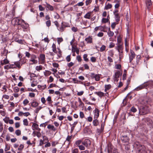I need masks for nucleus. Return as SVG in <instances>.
Returning <instances> with one entry per match:
<instances>
[{
  "label": "nucleus",
  "instance_id": "obj_1",
  "mask_svg": "<svg viewBox=\"0 0 153 153\" xmlns=\"http://www.w3.org/2000/svg\"><path fill=\"white\" fill-rule=\"evenodd\" d=\"M134 146L139 153H146L145 147L138 142L134 143Z\"/></svg>",
  "mask_w": 153,
  "mask_h": 153
},
{
  "label": "nucleus",
  "instance_id": "obj_2",
  "mask_svg": "<svg viewBox=\"0 0 153 153\" xmlns=\"http://www.w3.org/2000/svg\"><path fill=\"white\" fill-rule=\"evenodd\" d=\"M121 140L123 143L127 144L129 142V139L127 136H123L121 138Z\"/></svg>",
  "mask_w": 153,
  "mask_h": 153
},
{
  "label": "nucleus",
  "instance_id": "obj_3",
  "mask_svg": "<svg viewBox=\"0 0 153 153\" xmlns=\"http://www.w3.org/2000/svg\"><path fill=\"white\" fill-rule=\"evenodd\" d=\"M82 143L86 147H88L91 144V142L88 139H86L84 141L82 142Z\"/></svg>",
  "mask_w": 153,
  "mask_h": 153
},
{
  "label": "nucleus",
  "instance_id": "obj_4",
  "mask_svg": "<svg viewBox=\"0 0 153 153\" xmlns=\"http://www.w3.org/2000/svg\"><path fill=\"white\" fill-rule=\"evenodd\" d=\"M32 129L33 130H37L38 131H40V129L39 128V126L38 124L33 123L32 126Z\"/></svg>",
  "mask_w": 153,
  "mask_h": 153
},
{
  "label": "nucleus",
  "instance_id": "obj_5",
  "mask_svg": "<svg viewBox=\"0 0 153 153\" xmlns=\"http://www.w3.org/2000/svg\"><path fill=\"white\" fill-rule=\"evenodd\" d=\"M130 55L129 56L130 62H131L135 56V54L132 50H130Z\"/></svg>",
  "mask_w": 153,
  "mask_h": 153
},
{
  "label": "nucleus",
  "instance_id": "obj_6",
  "mask_svg": "<svg viewBox=\"0 0 153 153\" xmlns=\"http://www.w3.org/2000/svg\"><path fill=\"white\" fill-rule=\"evenodd\" d=\"M117 12L118 10H117L115 11L114 13V14L115 16L116 21L117 22L119 21L120 20V16L119 14L117 13Z\"/></svg>",
  "mask_w": 153,
  "mask_h": 153
},
{
  "label": "nucleus",
  "instance_id": "obj_7",
  "mask_svg": "<svg viewBox=\"0 0 153 153\" xmlns=\"http://www.w3.org/2000/svg\"><path fill=\"white\" fill-rule=\"evenodd\" d=\"M37 57L35 55H33L32 56L31 59L30 61L33 62V64H36L38 62L37 60H35V59H36Z\"/></svg>",
  "mask_w": 153,
  "mask_h": 153
},
{
  "label": "nucleus",
  "instance_id": "obj_8",
  "mask_svg": "<svg viewBox=\"0 0 153 153\" xmlns=\"http://www.w3.org/2000/svg\"><path fill=\"white\" fill-rule=\"evenodd\" d=\"M72 51L73 52H76L77 54H79V49L76 46H72Z\"/></svg>",
  "mask_w": 153,
  "mask_h": 153
},
{
  "label": "nucleus",
  "instance_id": "obj_9",
  "mask_svg": "<svg viewBox=\"0 0 153 153\" xmlns=\"http://www.w3.org/2000/svg\"><path fill=\"white\" fill-rule=\"evenodd\" d=\"M33 134L34 136H36L38 137H41V134L40 132V131H34L33 133Z\"/></svg>",
  "mask_w": 153,
  "mask_h": 153
},
{
  "label": "nucleus",
  "instance_id": "obj_10",
  "mask_svg": "<svg viewBox=\"0 0 153 153\" xmlns=\"http://www.w3.org/2000/svg\"><path fill=\"white\" fill-rule=\"evenodd\" d=\"M146 107H142L141 109H140L139 112L140 113H142L143 114H146L147 112L146 111Z\"/></svg>",
  "mask_w": 153,
  "mask_h": 153
},
{
  "label": "nucleus",
  "instance_id": "obj_11",
  "mask_svg": "<svg viewBox=\"0 0 153 153\" xmlns=\"http://www.w3.org/2000/svg\"><path fill=\"white\" fill-rule=\"evenodd\" d=\"M99 110L98 109H96L94 113V118L97 119L99 116Z\"/></svg>",
  "mask_w": 153,
  "mask_h": 153
},
{
  "label": "nucleus",
  "instance_id": "obj_12",
  "mask_svg": "<svg viewBox=\"0 0 153 153\" xmlns=\"http://www.w3.org/2000/svg\"><path fill=\"white\" fill-rule=\"evenodd\" d=\"M40 59L42 62H44L45 60V56L44 54H41L40 56Z\"/></svg>",
  "mask_w": 153,
  "mask_h": 153
},
{
  "label": "nucleus",
  "instance_id": "obj_13",
  "mask_svg": "<svg viewBox=\"0 0 153 153\" xmlns=\"http://www.w3.org/2000/svg\"><path fill=\"white\" fill-rule=\"evenodd\" d=\"M117 50L119 53H123L122 47L121 44H119L117 46Z\"/></svg>",
  "mask_w": 153,
  "mask_h": 153
},
{
  "label": "nucleus",
  "instance_id": "obj_14",
  "mask_svg": "<svg viewBox=\"0 0 153 153\" xmlns=\"http://www.w3.org/2000/svg\"><path fill=\"white\" fill-rule=\"evenodd\" d=\"M85 40L87 42V43H91L92 42V38L89 36L88 37L86 38L85 39Z\"/></svg>",
  "mask_w": 153,
  "mask_h": 153
},
{
  "label": "nucleus",
  "instance_id": "obj_15",
  "mask_svg": "<svg viewBox=\"0 0 153 153\" xmlns=\"http://www.w3.org/2000/svg\"><path fill=\"white\" fill-rule=\"evenodd\" d=\"M148 86V85L147 84H145L144 85H142L139 87H138L137 88L136 90H139L144 88L145 87H146Z\"/></svg>",
  "mask_w": 153,
  "mask_h": 153
},
{
  "label": "nucleus",
  "instance_id": "obj_16",
  "mask_svg": "<svg viewBox=\"0 0 153 153\" xmlns=\"http://www.w3.org/2000/svg\"><path fill=\"white\" fill-rule=\"evenodd\" d=\"M93 121V123L94 126H97L99 125V121L97 119H95Z\"/></svg>",
  "mask_w": 153,
  "mask_h": 153
},
{
  "label": "nucleus",
  "instance_id": "obj_17",
  "mask_svg": "<svg viewBox=\"0 0 153 153\" xmlns=\"http://www.w3.org/2000/svg\"><path fill=\"white\" fill-rule=\"evenodd\" d=\"M52 51H53L55 53H57V51L56 50V46L55 44H53L52 46Z\"/></svg>",
  "mask_w": 153,
  "mask_h": 153
},
{
  "label": "nucleus",
  "instance_id": "obj_18",
  "mask_svg": "<svg viewBox=\"0 0 153 153\" xmlns=\"http://www.w3.org/2000/svg\"><path fill=\"white\" fill-rule=\"evenodd\" d=\"M47 128L48 129H51L52 130H53L54 131H55L56 130V128H55L54 126L53 125H49L47 127Z\"/></svg>",
  "mask_w": 153,
  "mask_h": 153
},
{
  "label": "nucleus",
  "instance_id": "obj_19",
  "mask_svg": "<svg viewBox=\"0 0 153 153\" xmlns=\"http://www.w3.org/2000/svg\"><path fill=\"white\" fill-rule=\"evenodd\" d=\"M108 34L109 36L112 37L114 35V33L112 31H111L110 30V28H109L108 32Z\"/></svg>",
  "mask_w": 153,
  "mask_h": 153
},
{
  "label": "nucleus",
  "instance_id": "obj_20",
  "mask_svg": "<svg viewBox=\"0 0 153 153\" xmlns=\"http://www.w3.org/2000/svg\"><path fill=\"white\" fill-rule=\"evenodd\" d=\"M39 103L38 102L33 101L31 103V105L33 107H37Z\"/></svg>",
  "mask_w": 153,
  "mask_h": 153
},
{
  "label": "nucleus",
  "instance_id": "obj_21",
  "mask_svg": "<svg viewBox=\"0 0 153 153\" xmlns=\"http://www.w3.org/2000/svg\"><path fill=\"white\" fill-rule=\"evenodd\" d=\"M146 4L147 8H148V6H150L152 5V3L151 0H147Z\"/></svg>",
  "mask_w": 153,
  "mask_h": 153
},
{
  "label": "nucleus",
  "instance_id": "obj_22",
  "mask_svg": "<svg viewBox=\"0 0 153 153\" xmlns=\"http://www.w3.org/2000/svg\"><path fill=\"white\" fill-rule=\"evenodd\" d=\"M91 12H88L84 16V17L85 18L89 19L91 16Z\"/></svg>",
  "mask_w": 153,
  "mask_h": 153
},
{
  "label": "nucleus",
  "instance_id": "obj_23",
  "mask_svg": "<svg viewBox=\"0 0 153 153\" xmlns=\"http://www.w3.org/2000/svg\"><path fill=\"white\" fill-rule=\"evenodd\" d=\"M105 91H106L107 90L109 89L111 87V85H105Z\"/></svg>",
  "mask_w": 153,
  "mask_h": 153
},
{
  "label": "nucleus",
  "instance_id": "obj_24",
  "mask_svg": "<svg viewBox=\"0 0 153 153\" xmlns=\"http://www.w3.org/2000/svg\"><path fill=\"white\" fill-rule=\"evenodd\" d=\"M46 7L49 10H51L52 11L53 10V7L49 4H47Z\"/></svg>",
  "mask_w": 153,
  "mask_h": 153
},
{
  "label": "nucleus",
  "instance_id": "obj_25",
  "mask_svg": "<svg viewBox=\"0 0 153 153\" xmlns=\"http://www.w3.org/2000/svg\"><path fill=\"white\" fill-rule=\"evenodd\" d=\"M42 65H40L39 66H37L36 67V69L37 71L42 70Z\"/></svg>",
  "mask_w": 153,
  "mask_h": 153
},
{
  "label": "nucleus",
  "instance_id": "obj_26",
  "mask_svg": "<svg viewBox=\"0 0 153 153\" xmlns=\"http://www.w3.org/2000/svg\"><path fill=\"white\" fill-rule=\"evenodd\" d=\"M120 74V72L119 71H117V72H116L115 74L114 77H115L116 78H118L119 77V76Z\"/></svg>",
  "mask_w": 153,
  "mask_h": 153
},
{
  "label": "nucleus",
  "instance_id": "obj_27",
  "mask_svg": "<svg viewBox=\"0 0 153 153\" xmlns=\"http://www.w3.org/2000/svg\"><path fill=\"white\" fill-rule=\"evenodd\" d=\"M17 20H18V22H17L16 23V24H18V25H20L19 23V22H20V21H22L23 22H24V21L22 20H19V19H16V18H14L13 19V21H17Z\"/></svg>",
  "mask_w": 153,
  "mask_h": 153
},
{
  "label": "nucleus",
  "instance_id": "obj_28",
  "mask_svg": "<svg viewBox=\"0 0 153 153\" xmlns=\"http://www.w3.org/2000/svg\"><path fill=\"white\" fill-rule=\"evenodd\" d=\"M15 134L17 136H19L21 134V131L19 130H17L16 131Z\"/></svg>",
  "mask_w": 153,
  "mask_h": 153
},
{
  "label": "nucleus",
  "instance_id": "obj_29",
  "mask_svg": "<svg viewBox=\"0 0 153 153\" xmlns=\"http://www.w3.org/2000/svg\"><path fill=\"white\" fill-rule=\"evenodd\" d=\"M24 125L25 126H27L28 124V122L27 119H25L23 120Z\"/></svg>",
  "mask_w": 153,
  "mask_h": 153
},
{
  "label": "nucleus",
  "instance_id": "obj_30",
  "mask_svg": "<svg viewBox=\"0 0 153 153\" xmlns=\"http://www.w3.org/2000/svg\"><path fill=\"white\" fill-rule=\"evenodd\" d=\"M63 41V39L62 38H58L57 39V41L58 43L59 44L60 43Z\"/></svg>",
  "mask_w": 153,
  "mask_h": 153
},
{
  "label": "nucleus",
  "instance_id": "obj_31",
  "mask_svg": "<svg viewBox=\"0 0 153 153\" xmlns=\"http://www.w3.org/2000/svg\"><path fill=\"white\" fill-rule=\"evenodd\" d=\"M24 147V146L23 144H21L20 145L19 148H18V150L20 151H22Z\"/></svg>",
  "mask_w": 153,
  "mask_h": 153
},
{
  "label": "nucleus",
  "instance_id": "obj_32",
  "mask_svg": "<svg viewBox=\"0 0 153 153\" xmlns=\"http://www.w3.org/2000/svg\"><path fill=\"white\" fill-rule=\"evenodd\" d=\"M46 24L48 27H50L51 25V22L50 20H48L46 22Z\"/></svg>",
  "mask_w": 153,
  "mask_h": 153
},
{
  "label": "nucleus",
  "instance_id": "obj_33",
  "mask_svg": "<svg viewBox=\"0 0 153 153\" xmlns=\"http://www.w3.org/2000/svg\"><path fill=\"white\" fill-rule=\"evenodd\" d=\"M106 46L104 45H102V47L100 48V51L102 52L104 51L105 49Z\"/></svg>",
  "mask_w": 153,
  "mask_h": 153
},
{
  "label": "nucleus",
  "instance_id": "obj_34",
  "mask_svg": "<svg viewBox=\"0 0 153 153\" xmlns=\"http://www.w3.org/2000/svg\"><path fill=\"white\" fill-rule=\"evenodd\" d=\"M96 94L99 97H102L104 95V93L101 92L96 93Z\"/></svg>",
  "mask_w": 153,
  "mask_h": 153
},
{
  "label": "nucleus",
  "instance_id": "obj_35",
  "mask_svg": "<svg viewBox=\"0 0 153 153\" xmlns=\"http://www.w3.org/2000/svg\"><path fill=\"white\" fill-rule=\"evenodd\" d=\"M15 64L16 66L19 68H21L20 65V63L19 62H15Z\"/></svg>",
  "mask_w": 153,
  "mask_h": 153
},
{
  "label": "nucleus",
  "instance_id": "obj_36",
  "mask_svg": "<svg viewBox=\"0 0 153 153\" xmlns=\"http://www.w3.org/2000/svg\"><path fill=\"white\" fill-rule=\"evenodd\" d=\"M111 7L112 5L110 4H108L105 7V9L107 10L111 8Z\"/></svg>",
  "mask_w": 153,
  "mask_h": 153
},
{
  "label": "nucleus",
  "instance_id": "obj_37",
  "mask_svg": "<svg viewBox=\"0 0 153 153\" xmlns=\"http://www.w3.org/2000/svg\"><path fill=\"white\" fill-rule=\"evenodd\" d=\"M19 89L17 87H15L13 88V91L15 93L18 92L19 91Z\"/></svg>",
  "mask_w": 153,
  "mask_h": 153
},
{
  "label": "nucleus",
  "instance_id": "obj_38",
  "mask_svg": "<svg viewBox=\"0 0 153 153\" xmlns=\"http://www.w3.org/2000/svg\"><path fill=\"white\" fill-rule=\"evenodd\" d=\"M108 19L106 18H102V22L104 23H106L108 22Z\"/></svg>",
  "mask_w": 153,
  "mask_h": 153
},
{
  "label": "nucleus",
  "instance_id": "obj_39",
  "mask_svg": "<svg viewBox=\"0 0 153 153\" xmlns=\"http://www.w3.org/2000/svg\"><path fill=\"white\" fill-rule=\"evenodd\" d=\"M3 62H4V63L5 64H8L9 63V61L7 59V57L5 59L3 60Z\"/></svg>",
  "mask_w": 153,
  "mask_h": 153
},
{
  "label": "nucleus",
  "instance_id": "obj_40",
  "mask_svg": "<svg viewBox=\"0 0 153 153\" xmlns=\"http://www.w3.org/2000/svg\"><path fill=\"white\" fill-rule=\"evenodd\" d=\"M95 80L96 81H98L100 79V76L99 75L96 74Z\"/></svg>",
  "mask_w": 153,
  "mask_h": 153
},
{
  "label": "nucleus",
  "instance_id": "obj_41",
  "mask_svg": "<svg viewBox=\"0 0 153 153\" xmlns=\"http://www.w3.org/2000/svg\"><path fill=\"white\" fill-rule=\"evenodd\" d=\"M131 111L133 112H135L137 111V109L134 107H132L131 109Z\"/></svg>",
  "mask_w": 153,
  "mask_h": 153
},
{
  "label": "nucleus",
  "instance_id": "obj_42",
  "mask_svg": "<svg viewBox=\"0 0 153 153\" xmlns=\"http://www.w3.org/2000/svg\"><path fill=\"white\" fill-rule=\"evenodd\" d=\"M87 55L85 54L83 55V58L85 61H88V59L87 58Z\"/></svg>",
  "mask_w": 153,
  "mask_h": 153
},
{
  "label": "nucleus",
  "instance_id": "obj_43",
  "mask_svg": "<svg viewBox=\"0 0 153 153\" xmlns=\"http://www.w3.org/2000/svg\"><path fill=\"white\" fill-rule=\"evenodd\" d=\"M78 147L81 150H84L85 149L84 146L82 145H79Z\"/></svg>",
  "mask_w": 153,
  "mask_h": 153
},
{
  "label": "nucleus",
  "instance_id": "obj_44",
  "mask_svg": "<svg viewBox=\"0 0 153 153\" xmlns=\"http://www.w3.org/2000/svg\"><path fill=\"white\" fill-rule=\"evenodd\" d=\"M29 103L28 100L27 99L25 100L23 102V104L25 105H26Z\"/></svg>",
  "mask_w": 153,
  "mask_h": 153
},
{
  "label": "nucleus",
  "instance_id": "obj_45",
  "mask_svg": "<svg viewBox=\"0 0 153 153\" xmlns=\"http://www.w3.org/2000/svg\"><path fill=\"white\" fill-rule=\"evenodd\" d=\"M78 150L77 149H75L72 151V153H78Z\"/></svg>",
  "mask_w": 153,
  "mask_h": 153
},
{
  "label": "nucleus",
  "instance_id": "obj_46",
  "mask_svg": "<svg viewBox=\"0 0 153 153\" xmlns=\"http://www.w3.org/2000/svg\"><path fill=\"white\" fill-rule=\"evenodd\" d=\"M72 135L70 136H68L67 138H66V140L68 141H69L72 138Z\"/></svg>",
  "mask_w": 153,
  "mask_h": 153
},
{
  "label": "nucleus",
  "instance_id": "obj_47",
  "mask_svg": "<svg viewBox=\"0 0 153 153\" xmlns=\"http://www.w3.org/2000/svg\"><path fill=\"white\" fill-rule=\"evenodd\" d=\"M13 65H10V66H8V65H7L6 66H4V68L5 69H8V68L9 67V68H13Z\"/></svg>",
  "mask_w": 153,
  "mask_h": 153
},
{
  "label": "nucleus",
  "instance_id": "obj_48",
  "mask_svg": "<svg viewBox=\"0 0 153 153\" xmlns=\"http://www.w3.org/2000/svg\"><path fill=\"white\" fill-rule=\"evenodd\" d=\"M96 60V58L94 57H92L91 59V60L93 62H95Z\"/></svg>",
  "mask_w": 153,
  "mask_h": 153
},
{
  "label": "nucleus",
  "instance_id": "obj_49",
  "mask_svg": "<svg viewBox=\"0 0 153 153\" xmlns=\"http://www.w3.org/2000/svg\"><path fill=\"white\" fill-rule=\"evenodd\" d=\"M3 98H4L5 99H8L9 98V97L8 95H4L3 96Z\"/></svg>",
  "mask_w": 153,
  "mask_h": 153
},
{
  "label": "nucleus",
  "instance_id": "obj_50",
  "mask_svg": "<svg viewBox=\"0 0 153 153\" xmlns=\"http://www.w3.org/2000/svg\"><path fill=\"white\" fill-rule=\"evenodd\" d=\"M15 127L16 128H18L20 126V124L19 123L16 122L15 123Z\"/></svg>",
  "mask_w": 153,
  "mask_h": 153
},
{
  "label": "nucleus",
  "instance_id": "obj_51",
  "mask_svg": "<svg viewBox=\"0 0 153 153\" xmlns=\"http://www.w3.org/2000/svg\"><path fill=\"white\" fill-rule=\"evenodd\" d=\"M74 65V63L72 62H70L69 63H68V66L69 68L72 66Z\"/></svg>",
  "mask_w": 153,
  "mask_h": 153
},
{
  "label": "nucleus",
  "instance_id": "obj_52",
  "mask_svg": "<svg viewBox=\"0 0 153 153\" xmlns=\"http://www.w3.org/2000/svg\"><path fill=\"white\" fill-rule=\"evenodd\" d=\"M79 114H80V117L81 118H82L84 117V115L83 113V112H80Z\"/></svg>",
  "mask_w": 153,
  "mask_h": 153
},
{
  "label": "nucleus",
  "instance_id": "obj_53",
  "mask_svg": "<svg viewBox=\"0 0 153 153\" xmlns=\"http://www.w3.org/2000/svg\"><path fill=\"white\" fill-rule=\"evenodd\" d=\"M71 29L74 32H76L77 31V29L75 27H72Z\"/></svg>",
  "mask_w": 153,
  "mask_h": 153
},
{
  "label": "nucleus",
  "instance_id": "obj_54",
  "mask_svg": "<svg viewBox=\"0 0 153 153\" xmlns=\"http://www.w3.org/2000/svg\"><path fill=\"white\" fill-rule=\"evenodd\" d=\"M84 3L82 2H80L77 4L76 5L78 6H82L83 5Z\"/></svg>",
  "mask_w": 153,
  "mask_h": 153
},
{
  "label": "nucleus",
  "instance_id": "obj_55",
  "mask_svg": "<svg viewBox=\"0 0 153 153\" xmlns=\"http://www.w3.org/2000/svg\"><path fill=\"white\" fill-rule=\"evenodd\" d=\"M56 86V85L55 84H51L48 87V88H51L53 87H55Z\"/></svg>",
  "mask_w": 153,
  "mask_h": 153
},
{
  "label": "nucleus",
  "instance_id": "obj_56",
  "mask_svg": "<svg viewBox=\"0 0 153 153\" xmlns=\"http://www.w3.org/2000/svg\"><path fill=\"white\" fill-rule=\"evenodd\" d=\"M115 46V44L113 43H111L109 45V47L110 48L114 47Z\"/></svg>",
  "mask_w": 153,
  "mask_h": 153
},
{
  "label": "nucleus",
  "instance_id": "obj_57",
  "mask_svg": "<svg viewBox=\"0 0 153 153\" xmlns=\"http://www.w3.org/2000/svg\"><path fill=\"white\" fill-rule=\"evenodd\" d=\"M116 68L117 69H120L121 68V65L119 64H117L116 65Z\"/></svg>",
  "mask_w": 153,
  "mask_h": 153
},
{
  "label": "nucleus",
  "instance_id": "obj_58",
  "mask_svg": "<svg viewBox=\"0 0 153 153\" xmlns=\"http://www.w3.org/2000/svg\"><path fill=\"white\" fill-rule=\"evenodd\" d=\"M41 101L43 104H44L46 102L45 98L44 97H42L41 99Z\"/></svg>",
  "mask_w": 153,
  "mask_h": 153
},
{
  "label": "nucleus",
  "instance_id": "obj_59",
  "mask_svg": "<svg viewBox=\"0 0 153 153\" xmlns=\"http://www.w3.org/2000/svg\"><path fill=\"white\" fill-rule=\"evenodd\" d=\"M83 91H81L79 92H78L77 93V95L78 96H81L83 94Z\"/></svg>",
  "mask_w": 153,
  "mask_h": 153
},
{
  "label": "nucleus",
  "instance_id": "obj_60",
  "mask_svg": "<svg viewBox=\"0 0 153 153\" xmlns=\"http://www.w3.org/2000/svg\"><path fill=\"white\" fill-rule=\"evenodd\" d=\"M91 2V0H87L86 1V5H88Z\"/></svg>",
  "mask_w": 153,
  "mask_h": 153
},
{
  "label": "nucleus",
  "instance_id": "obj_61",
  "mask_svg": "<svg viewBox=\"0 0 153 153\" xmlns=\"http://www.w3.org/2000/svg\"><path fill=\"white\" fill-rule=\"evenodd\" d=\"M39 7L40 10L43 11L44 10V8L41 5H39Z\"/></svg>",
  "mask_w": 153,
  "mask_h": 153
},
{
  "label": "nucleus",
  "instance_id": "obj_62",
  "mask_svg": "<svg viewBox=\"0 0 153 153\" xmlns=\"http://www.w3.org/2000/svg\"><path fill=\"white\" fill-rule=\"evenodd\" d=\"M103 35V33L102 32H100L97 34V36L99 37H102Z\"/></svg>",
  "mask_w": 153,
  "mask_h": 153
},
{
  "label": "nucleus",
  "instance_id": "obj_63",
  "mask_svg": "<svg viewBox=\"0 0 153 153\" xmlns=\"http://www.w3.org/2000/svg\"><path fill=\"white\" fill-rule=\"evenodd\" d=\"M53 67L56 68H57L59 66L58 64L56 63H53Z\"/></svg>",
  "mask_w": 153,
  "mask_h": 153
},
{
  "label": "nucleus",
  "instance_id": "obj_64",
  "mask_svg": "<svg viewBox=\"0 0 153 153\" xmlns=\"http://www.w3.org/2000/svg\"><path fill=\"white\" fill-rule=\"evenodd\" d=\"M23 114L24 115V116L27 117V116H28V115H30V114L28 112H27L23 113Z\"/></svg>",
  "mask_w": 153,
  "mask_h": 153
}]
</instances>
